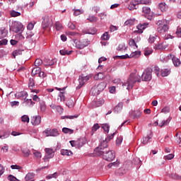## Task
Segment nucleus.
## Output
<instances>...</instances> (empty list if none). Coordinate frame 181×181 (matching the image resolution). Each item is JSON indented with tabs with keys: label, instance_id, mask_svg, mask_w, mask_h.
<instances>
[{
	"label": "nucleus",
	"instance_id": "nucleus-38",
	"mask_svg": "<svg viewBox=\"0 0 181 181\" xmlns=\"http://www.w3.org/2000/svg\"><path fill=\"white\" fill-rule=\"evenodd\" d=\"M45 62L47 63V66H53V64H54V63H56L57 62V60L56 59H45Z\"/></svg>",
	"mask_w": 181,
	"mask_h": 181
},
{
	"label": "nucleus",
	"instance_id": "nucleus-53",
	"mask_svg": "<svg viewBox=\"0 0 181 181\" xmlns=\"http://www.w3.org/2000/svg\"><path fill=\"white\" fill-rule=\"evenodd\" d=\"M21 121L22 122H27L28 124H29V116L24 115L23 116L21 117Z\"/></svg>",
	"mask_w": 181,
	"mask_h": 181
},
{
	"label": "nucleus",
	"instance_id": "nucleus-32",
	"mask_svg": "<svg viewBox=\"0 0 181 181\" xmlns=\"http://www.w3.org/2000/svg\"><path fill=\"white\" fill-rule=\"evenodd\" d=\"M153 49H155L156 50H164V49H166V47L163 46V43H160L155 45Z\"/></svg>",
	"mask_w": 181,
	"mask_h": 181
},
{
	"label": "nucleus",
	"instance_id": "nucleus-19",
	"mask_svg": "<svg viewBox=\"0 0 181 181\" xmlns=\"http://www.w3.org/2000/svg\"><path fill=\"white\" fill-rule=\"evenodd\" d=\"M35 173H28L25 177V181H35Z\"/></svg>",
	"mask_w": 181,
	"mask_h": 181
},
{
	"label": "nucleus",
	"instance_id": "nucleus-29",
	"mask_svg": "<svg viewBox=\"0 0 181 181\" xmlns=\"http://www.w3.org/2000/svg\"><path fill=\"white\" fill-rule=\"evenodd\" d=\"M141 56V52L139 51H135L133 52L130 54V58H134V59H138V57H139Z\"/></svg>",
	"mask_w": 181,
	"mask_h": 181
},
{
	"label": "nucleus",
	"instance_id": "nucleus-60",
	"mask_svg": "<svg viewBox=\"0 0 181 181\" xmlns=\"http://www.w3.org/2000/svg\"><path fill=\"white\" fill-rule=\"evenodd\" d=\"M173 158H175V155H173L172 153L164 156V159L165 160H170L173 159Z\"/></svg>",
	"mask_w": 181,
	"mask_h": 181
},
{
	"label": "nucleus",
	"instance_id": "nucleus-3",
	"mask_svg": "<svg viewBox=\"0 0 181 181\" xmlns=\"http://www.w3.org/2000/svg\"><path fill=\"white\" fill-rule=\"evenodd\" d=\"M156 25H158V28H157V32L161 35H165V33L169 30V21L167 20H159L157 21Z\"/></svg>",
	"mask_w": 181,
	"mask_h": 181
},
{
	"label": "nucleus",
	"instance_id": "nucleus-39",
	"mask_svg": "<svg viewBox=\"0 0 181 181\" xmlns=\"http://www.w3.org/2000/svg\"><path fill=\"white\" fill-rule=\"evenodd\" d=\"M59 53L60 54H62V56H66V54H67V56H69V54H71V53H73V51L62 49L59 51Z\"/></svg>",
	"mask_w": 181,
	"mask_h": 181
},
{
	"label": "nucleus",
	"instance_id": "nucleus-13",
	"mask_svg": "<svg viewBox=\"0 0 181 181\" xmlns=\"http://www.w3.org/2000/svg\"><path fill=\"white\" fill-rule=\"evenodd\" d=\"M42 122V117L34 116L31 118V124L34 126L39 125Z\"/></svg>",
	"mask_w": 181,
	"mask_h": 181
},
{
	"label": "nucleus",
	"instance_id": "nucleus-52",
	"mask_svg": "<svg viewBox=\"0 0 181 181\" xmlns=\"http://www.w3.org/2000/svg\"><path fill=\"white\" fill-rule=\"evenodd\" d=\"M116 59H120V60H122L124 59H131V55H129L128 54H126L125 55L122 56H116Z\"/></svg>",
	"mask_w": 181,
	"mask_h": 181
},
{
	"label": "nucleus",
	"instance_id": "nucleus-59",
	"mask_svg": "<svg viewBox=\"0 0 181 181\" xmlns=\"http://www.w3.org/2000/svg\"><path fill=\"white\" fill-rule=\"evenodd\" d=\"M102 128L105 132H110V125H108L107 124H103L102 125Z\"/></svg>",
	"mask_w": 181,
	"mask_h": 181
},
{
	"label": "nucleus",
	"instance_id": "nucleus-22",
	"mask_svg": "<svg viewBox=\"0 0 181 181\" xmlns=\"http://www.w3.org/2000/svg\"><path fill=\"white\" fill-rule=\"evenodd\" d=\"M83 33H86L88 35H95V33H97V29L94 28H89L88 30H83Z\"/></svg>",
	"mask_w": 181,
	"mask_h": 181
},
{
	"label": "nucleus",
	"instance_id": "nucleus-16",
	"mask_svg": "<svg viewBox=\"0 0 181 181\" xmlns=\"http://www.w3.org/2000/svg\"><path fill=\"white\" fill-rule=\"evenodd\" d=\"M86 139L84 138H80L78 140H76V144H77V148H82L83 145H86Z\"/></svg>",
	"mask_w": 181,
	"mask_h": 181
},
{
	"label": "nucleus",
	"instance_id": "nucleus-54",
	"mask_svg": "<svg viewBox=\"0 0 181 181\" xmlns=\"http://www.w3.org/2000/svg\"><path fill=\"white\" fill-rule=\"evenodd\" d=\"M40 107L42 112H45V111H46V104L45 103V102H40Z\"/></svg>",
	"mask_w": 181,
	"mask_h": 181
},
{
	"label": "nucleus",
	"instance_id": "nucleus-64",
	"mask_svg": "<svg viewBox=\"0 0 181 181\" xmlns=\"http://www.w3.org/2000/svg\"><path fill=\"white\" fill-rule=\"evenodd\" d=\"M176 35L178 37H181V26L177 28Z\"/></svg>",
	"mask_w": 181,
	"mask_h": 181
},
{
	"label": "nucleus",
	"instance_id": "nucleus-2",
	"mask_svg": "<svg viewBox=\"0 0 181 181\" xmlns=\"http://www.w3.org/2000/svg\"><path fill=\"white\" fill-rule=\"evenodd\" d=\"M135 83H141V76L136 74H131L127 83H123V87H127V90H131Z\"/></svg>",
	"mask_w": 181,
	"mask_h": 181
},
{
	"label": "nucleus",
	"instance_id": "nucleus-26",
	"mask_svg": "<svg viewBox=\"0 0 181 181\" xmlns=\"http://www.w3.org/2000/svg\"><path fill=\"white\" fill-rule=\"evenodd\" d=\"M61 155H63V156H71L73 155V152L69 150H61Z\"/></svg>",
	"mask_w": 181,
	"mask_h": 181
},
{
	"label": "nucleus",
	"instance_id": "nucleus-23",
	"mask_svg": "<svg viewBox=\"0 0 181 181\" xmlns=\"http://www.w3.org/2000/svg\"><path fill=\"white\" fill-rule=\"evenodd\" d=\"M128 48V46L125 45V43H122L118 45L117 47V50L119 52H125L127 49Z\"/></svg>",
	"mask_w": 181,
	"mask_h": 181
},
{
	"label": "nucleus",
	"instance_id": "nucleus-10",
	"mask_svg": "<svg viewBox=\"0 0 181 181\" xmlns=\"http://www.w3.org/2000/svg\"><path fill=\"white\" fill-rule=\"evenodd\" d=\"M56 90H58V91H62L59 93V95L58 96L57 100L60 103H62L63 101H66V98L64 97V90H66V88H55Z\"/></svg>",
	"mask_w": 181,
	"mask_h": 181
},
{
	"label": "nucleus",
	"instance_id": "nucleus-56",
	"mask_svg": "<svg viewBox=\"0 0 181 181\" xmlns=\"http://www.w3.org/2000/svg\"><path fill=\"white\" fill-rule=\"evenodd\" d=\"M88 21H89V22H97V21H98V18L94 16H90L88 18Z\"/></svg>",
	"mask_w": 181,
	"mask_h": 181
},
{
	"label": "nucleus",
	"instance_id": "nucleus-5",
	"mask_svg": "<svg viewBox=\"0 0 181 181\" xmlns=\"http://www.w3.org/2000/svg\"><path fill=\"white\" fill-rule=\"evenodd\" d=\"M11 30L15 33H22L23 32V25L18 21H14L11 25Z\"/></svg>",
	"mask_w": 181,
	"mask_h": 181
},
{
	"label": "nucleus",
	"instance_id": "nucleus-36",
	"mask_svg": "<svg viewBox=\"0 0 181 181\" xmlns=\"http://www.w3.org/2000/svg\"><path fill=\"white\" fill-rule=\"evenodd\" d=\"M129 46H131V47H134V49H138V45H136V42H135V40L134 39L129 40Z\"/></svg>",
	"mask_w": 181,
	"mask_h": 181
},
{
	"label": "nucleus",
	"instance_id": "nucleus-31",
	"mask_svg": "<svg viewBox=\"0 0 181 181\" xmlns=\"http://www.w3.org/2000/svg\"><path fill=\"white\" fill-rule=\"evenodd\" d=\"M105 78V75L104 73H98V74L95 75L94 80H103V78Z\"/></svg>",
	"mask_w": 181,
	"mask_h": 181
},
{
	"label": "nucleus",
	"instance_id": "nucleus-37",
	"mask_svg": "<svg viewBox=\"0 0 181 181\" xmlns=\"http://www.w3.org/2000/svg\"><path fill=\"white\" fill-rule=\"evenodd\" d=\"M170 122V119H168L167 120H163L161 123L159 124V127L160 128H163V127H166V125H169Z\"/></svg>",
	"mask_w": 181,
	"mask_h": 181
},
{
	"label": "nucleus",
	"instance_id": "nucleus-42",
	"mask_svg": "<svg viewBox=\"0 0 181 181\" xmlns=\"http://www.w3.org/2000/svg\"><path fill=\"white\" fill-rule=\"evenodd\" d=\"M62 132H64V134H73V132H74V130L67 128V127H64L62 129Z\"/></svg>",
	"mask_w": 181,
	"mask_h": 181
},
{
	"label": "nucleus",
	"instance_id": "nucleus-50",
	"mask_svg": "<svg viewBox=\"0 0 181 181\" xmlns=\"http://www.w3.org/2000/svg\"><path fill=\"white\" fill-rule=\"evenodd\" d=\"M33 153L35 156V158H37V159H40V158H42V153L36 150H33Z\"/></svg>",
	"mask_w": 181,
	"mask_h": 181
},
{
	"label": "nucleus",
	"instance_id": "nucleus-45",
	"mask_svg": "<svg viewBox=\"0 0 181 181\" xmlns=\"http://www.w3.org/2000/svg\"><path fill=\"white\" fill-rule=\"evenodd\" d=\"M43 64V61L40 59H35L34 62V65L35 67H39V66H42Z\"/></svg>",
	"mask_w": 181,
	"mask_h": 181
},
{
	"label": "nucleus",
	"instance_id": "nucleus-17",
	"mask_svg": "<svg viewBox=\"0 0 181 181\" xmlns=\"http://www.w3.org/2000/svg\"><path fill=\"white\" fill-rule=\"evenodd\" d=\"M45 151L46 153V156H47V158H53V156H54V151H53V149L52 148H45Z\"/></svg>",
	"mask_w": 181,
	"mask_h": 181
},
{
	"label": "nucleus",
	"instance_id": "nucleus-4",
	"mask_svg": "<svg viewBox=\"0 0 181 181\" xmlns=\"http://www.w3.org/2000/svg\"><path fill=\"white\" fill-rule=\"evenodd\" d=\"M105 87H107V83L105 82H101L98 83V85H95L90 90V93L92 95H98L100 93L104 91L105 89Z\"/></svg>",
	"mask_w": 181,
	"mask_h": 181
},
{
	"label": "nucleus",
	"instance_id": "nucleus-33",
	"mask_svg": "<svg viewBox=\"0 0 181 181\" xmlns=\"http://www.w3.org/2000/svg\"><path fill=\"white\" fill-rule=\"evenodd\" d=\"M170 74V69H166L161 70L162 77H168V76Z\"/></svg>",
	"mask_w": 181,
	"mask_h": 181
},
{
	"label": "nucleus",
	"instance_id": "nucleus-12",
	"mask_svg": "<svg viewBox=\"0 0 181 181\" xmlns=\"http://www.w3.org/2000/svg\"><path fill=\"white\" fill-rule=\"evenodd\" d=\"M138 5H139V1H138V0H132L129 2L128 9H129V11H134V9L138 8Z\"/></svg>",
	"mask_w": 181,
	"mask_h": 181
},
{
	"label": "nucleus",
	"instance_id": "nucleus-7",
	"mask_svg": "<svg viewBox=\"0 0 181 181\" xmlns=\"http://www.w3.org/2000/svg\"><path fill=\"white\" fill-rule=\"evenodd\" d=\"M90 76H84L83 74L79 76L78 83L79 84L76 86V90H80L88 80H90Z\"/></svg>",
	"mask_w": 181,
	"mask_h": 181
},
{
	"label": "nucleus",
	"instance_id": "nucleus-25",
	"mask_svg": "<svg viewBox=\"0 0 181 181\" xmlns=\"http://www.w3.org/2000/svg\"><path fill=\"white\" fill-rule=\"evenodd\" d=\"M40 71H42V69H40L39 66H36L33 69L31 76H36V74H39Z\"/></svg>",
	"mask_w": 181,
	"mask_h": 181
},
{
	"label": "nucleus",
	"instance_id": "nucleus-14",
	"mask_svg": "<svg viewBox=\"0 0 181 181\" xmlns=\"http://www.w3.org/2000/svg\"><path fill=\"white\" fill-rule=\"evenodd\" d=\"M28 87L31 90L32 93H36V94H38L39 90H33V87H35V80H33V78H30L29 79Z\"/></svg>",
	"mask_w": 181,
	"mask_h": 181
},
{
	"label": "nucleus",
	"instance_id": "nucleus-21",
	"mask_svg": "<svg viewBox=\"0 0 181 181\" xmlns=\"http://www.w3.org/2000/svg\"><path fill=\"white\" fill-rule=\"evenodd\" d=\"M152 139V132H150V135L143 138L141 143L143 145H146V144L149 143V140Z\"/></svg>",
	"mask_w": 181,
	"mask_h": 181
},
{
	"label": "nucleus",
	"instance_id": "nucleus-34",
	"mask_svg": "<svg viewBox=\"0 0 181 181\" xmlns=\"http://www.w3.org/2000/svg\"><path fill=\"white\" fill-rule=\"evenodd\" d=\"M22 52H23V50L22 49H16L15 51L13 52L12 54H13V57L14 59L16 58V56H21V54H22Z\"/></svg>",
	"mask_w": 181,
	"mask_h": 181
},
{
	"label": "nucleus",
	"instance_id": "nucleus-41",
	"mask_svg": "<svg viewBox=\"0 0 181 181\" xmlns=\"http://www.w3.org/2000/svg\"><path fill=\"white\" fill-rule=\"evenodd\" d=\"M134 23H135V19L133 18V19H129L126 21L124 23V25L126 26H131L132 25H134Z\"/></svg>",
	"mask_w": 181,
	"mask_h": 181
},
{
	"label": "nucleus",
	"instance_id": "nucleus-24",
	"mask_svg": "<svg viewBox=\"0 0 181 181\" xmlns=\"http://www.w3.org/2000/svg\"><path fill=\"white\" fill-rule=\"evenodd\" d=\"M158 8L161 12H166V11H168V6H166V3L159 4Z\"/></svg>",
	"mask_w": 181,
	"mask_h": 181
},
{
	"label": "nucleus",
	"instance_id": "nucleus-57",
	"mask_svg": "<svg viewBox=\"0 0 181 181\" xmlns=\"http://www.w3.org/2000/svg\"><path fill=\"white\" fill-rule=\"evenodd\" d=\"M102 40H108L110 39V35H108L107 32H105L102 36H101Z\"/></svg>",
	"mask_w": 181,
	"mask_h": 181
},
{
	"label": "nucleus",
	"instance_id": "nucleus-62",
	"mask_svg": "<svg viewBox=\"0 0 181 181\" xmlns=\"http://www.w3.org/2000/svg\"><path fill=\"white\" fill-rule=\"evenodd\" d=\"M26 38L29 39L30 37H32L33 36V33H32L31 30H28L26 31Z\"/></svg>",
	"mask_w": 181,
	"mask_h": 181
},
{
	"label": "nucleus",
	"instance_id": "nucleus-40",
	"mask_svg": "<svg viewBox=\"0 0 181 181\" xmlns=\"http://www.w3.org/2000/svg\"><path fill=\"white\" fill-rule=\"evenodd\" d=\"M142 13L146 15H149L151 13V8L148 6H144L142 8Z\"/></svg>",
	"mask_w": 181,
	"mask_h": 181
},
{
	"label": "nucleus",
	"instance_id": "nucleus-18",
	"mask_svg": "<svg viewBox=\"0 0 181 181\" xmlns=\"http://www.w3.org/2000/svg\"><path fill=\"white\" fill-rule=\"evenodd\" d=\"M76 104V99L74 98H70L66 102V105L69 108H73Z\"/></svg>",
	"mask_w": 181,
	"mask_h": 181
},
{
	"label": "nucleus",
	"instance_id": "nucleus-27",
	"mask_svg": "<svg viewBox=\"0 0 181 181\" xmlns=\"http://www.w3.org/2000/svg\"><path fill=\"white\" fill-rule=\"evenodd\" d=\"M172 61L175 67H179V66H180L181 64L180 59H179L177 57H174L172 59Z\"/></svg>",
	"mask_w": 181,
	"mask_h": 181
},
{
	"label": "nucleus",
	"instance_id": "nucleus-49",
	"mask_svg": "<svg viewBox=\"0 0 181 181\" xmlns=\"http://www.w3.org/2000/svg\"><path fill=\"white\" fill-rule=\"evenodd\" d=\"M55 29L56 30H62L63 25L60 22L57 21L55 23Z\"/></svg>",
	"mask_w": 181,
	"mask_h": 181
},
{
	"label": "nucleus",
	"instance_id": "nucleus-58",
	"mask_svg": "<svg viewBox=\"0 0 181 181\" xmlns=\"http://www.w3.org/2000/svg\"><path fill=\"white\" fill-rule=\"evenodd\" d=\"M16 39L17 40H23V39H25V37H23L22 33H18L17 35H16Z\"/></svg>",
	"mask_w": 181,
	"mask_h": 181
},
{
	"label": "nucleus",
	"instance_id": "nucleus-35",
	"mask_svg": "<svg viewBox=\"0 0 181 181\" xmlns=\"http://www.w3.org/2000/svg\"><path fill=\"white\" fill-rule=\"evenodd\" d=\"M100 129V124H98V123L95 124L93 127H92V130H91V135H94V132H96L97 130Z\"/></svg>",
	"mask_w": 181,
	"mask_h": 181
},
{
	"label": "nucleus",
	"instance_id": "nucleus-51",
	"mask_svg": "<svg viewBox=\"0 0 181 181\" xmlns=\"http://www.w3.org/2000/svg\"><path fill=\"white\" fill-rule=\"evenodd\" d=\"M123 105H124L122 103H118V105L115 107V111H117V112H119V111H121V110H122Z\"/></svg>",
	"mask_w": 181,
	"mask_h": 181
},
{
	"label": "nucleus",
	"instance_id": "nucleus-8",
	"mask_svg": "<svg viewBox=\"0 0 181 181\" xmlns=\"http://www.w3.org/2000/svg\"><path fill=\"white\" fill-rule=\"evenodd\" d=\"M46 136H59V133L57 129H47L43 132Z\"/></svg>",
	"mask_w": 181,
	"mask_h": 181
},
{
	"label": "nucleus",
	"instance_id": "nucleus-9",
	"mask_svg": "<svg viewBox=\"0 0 181 181\" xmlns=\"http://www.w3.org/2000/svg\"><path fill=\"white\" fill-rule=\"evenodd\" d=\"M75 46L77 49H84L86 46L88 45V42H87V40H76L74 41Z\"/></svg>",
	"mask_w": 181,
	"mask_h": 181
},
{
	"label": "nucleus",
	"instance_id": "nucleus-6",
	"mask_svg": "<svg viewBox=\"0 0 181 181\" xmlns=\"http://www.w3.org/2000/svg\"><path fill=\"white\" fill-rule=\"evenodd\" d=\"M142 81H151L152 80V70L146 69L141 75Z\"/></svg>",
	"mask_w": 181,
	"mask_h": 181
},
{
	"label": "nucleus",
	"instance_id": "nucleus-15",
	"mask_svg": "<svg viewBox=\"0 0 181 181\" xmlns=\"http://www.w3.org/2000/svg\"><path fill=\"white\" fill-rule=\"evenodd\" d=\"M148 25H149V23H140L137 25V29L139 30V33H143L144 29H146V28L148 27Z\"/></svg>",
	"mask_w": 181,
	"mask_h": 181
},
{
	"label": "nucleus",
	"instance_id": "nucleus-63",
	"mask_svg": "<svg viewBox=\"0 0 181 181\" xmlns=\"http://www.w3.org/2000/svg\"><path fill=\"white\" fill-rule=\"evenodd\" d=\"M122 142V136H118L116 139V144L117 145H121V143Z\"/></svg>",
	"mask_w": 181,
	"mask_h": 181
},
{
	"label": "nucleus",
	"instance_id": "nucleus-30",
	"mask_svg": "<svg viewBox=\"0 0 181 181\" xmlns=\"http://www.w3.org/2000/svg\"><path fill=\"white\" fill-rule=\"evenodd\" d=\"M119 166V161L117 160L114 163H110L107 165L108 169H111V168H118Z\"/></svg>",
	"mask_w": 181,
	"mask_h": 181
},
{
	"label": "nucleus",
	"instance_id": "nucleus-55",
	"mask_svg": "<svg viewBox=\"0 0 181 181\" xmlns=\"http://www.w3.org/2000/svg\"><path fill=\"white\" fill-rule=\"evenodd\" d=\"M170 176H171L172 179H175V180H181V176L176 173H173V174H171Z\"/></svg>",
	"mask_w": 181,
	"mask_h": 181
},
{
	"label": "nucleus",
	"instance_id": "nucleus-44",
	"mask_svg": "<svg viewBox=\"0 0 181 181\" xmlns=\"http://www.w3.org/2000/svg\"><path fill=\"white\" fill-rule=\"evenodd\" d=\"M82 13H84L83 9H75L74 12V16H78L79 15H82Z\"/></svg>",
	"mask_w": 181,
	"mask_h": 181
},
{
	"label": "nucleus",
	"instance_id": "nucleus-43",
	"mask_svg": "<svg viewBox=\"0 0 181 181\" xmlns=\"http://www.w3.org/2000/svg\"><path fill=\"white\" fill-rule=\"evenodd\" d=\"M23 103H25L28 107H33V105H35V103L32 100V99H25Z\"/></svg>",
	"mask_w": 181,
	"mask_h": 181
},
{
	"label": "nucleus",
	"instance_id": "nucleus-1",
	"mask_svg": "<svg viewBox=\"0 0 181 181\" xmlns=\"http://www.w3.org/2000/svg\"><path fill=\"white\" fill-rule=\"evenodd\" d=\"M114 135H115V133L107 136L105 140L101 141L100 144L94 150L95 155L103 156V159L107 162H112V160L115 159V153L108 149V144H107L114 138Z\"/></svg>",
	"mask_w": 181,
	"mask_h": 181
},
{
	"label": "nucleus",
	"instance_id": "nucleus-11",
	"mask_svg": "<svg viewBox=\"0 0 181 181\" xmlns=\"http://www.w3.org/2000/svg\"><path fill=\"white\" fill-rule=\"evenodd\" d=\"M42 26L43 29H46V28H49V26H52V22H50V18L49 16H45L43 18Z\"/></svg>",
	"mask_w": 181,
	"mask_h": 181
},
{
	"label": "nucleus",
	"instance_id": "nucleus-61",
	"mask_svg": "<svg viewBox=\"0 0 181 181\" xmlns=\"http://www.w3.org/2000/svg\"><path fill=\"white\" fill-rule=\"evenodd\" d=\"M155 40H156V35H150L148 42L150 43H153Z\"/></svg>",
	"mask_w": 181,
	"mask_h": 181
},
{
	"label": "nucleus",
	"instance_id": "nucleus-20",
	"mask_svg": "<svg viewBox=\"0 0 181 181\" xmlns=\"http://www.w3.org/2000/svg\"><path fill=\"white\" fill-rule=\"evenodd\" d=\"M18 95L19 98H21V100H23L24 101H26V98H28V94L27 93L26 91H22L18 93Z\"/></svg>",
	"mask_w": 181,
	"mask_h": 181
},
{
	"label": "nucleus",
	"instance_id": "nucleus-48",
	"mask_svg": "<svg viewBox=\"0 0 181 181\" xmlns=\"http://www.w3.org/2000/svg\"><path fill=\"white\" fill-rule=\"evenodd\" d=\"M11 16L12 18H16L17 16H21V13L18 11H15V10H13L10 11Z\"/></svg>",
	"mask_w": 181,
	"mask_h": 181
},
{
	"label": "nucleus",
	"instance_id": "nucleus-47",
	"mask_svg": "<svg viewBox=\"0 0 181 181\" xmlns=\"http://www.w3.org/2000/svg\"><path fill=\"white\" fill-rule=\"evenodd\" d=\"M22 152L25 158H28L30 155V151L28 148H23Z\"/></svg>",
	"mask_w": 181,
	"mask_h": 181
},
{
	"label": "nucleus",
	"instance_id": "nucleus-46",
	"mask_svg": "<svg viewBox=\"0 0 181 181\" xmlns=\"http://www.w3.org/2000/svg\"><path fill=\"white\" fill-rule=\"evenodd\" d=\"M133 118H139L141 117V111L136 110L132 114Z\"/></svg>",
	"mask_w": 181,
	"mask_h": 181
},
{
	"label": "nucleus",
	"instance_id": "nucleus-28",
	"mask_svg": "<svg viewBox=\"0 0 181 181\" xmlns=\"http://www.w3.org/2000/svg\"><path fill=\"white\" fill-rule=\"evenodd\" d=\"M6 138H9V133L0 131V139H6Z\"/></svg>",
	"mask_w": 181,
	"mask_h": 181
}]
</instances>
